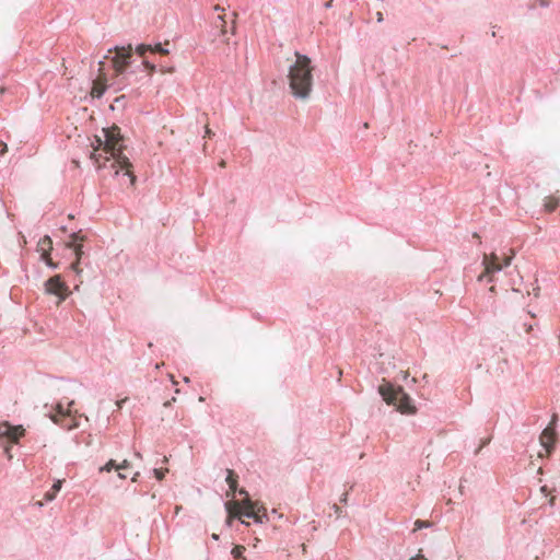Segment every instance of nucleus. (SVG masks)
<instances>
[{
    "mask_svg": "<svg viewBox=\"0 0 560 560\" xmlns=\"http://www.w3.org/2000/svg\"><path fill=\"white\" fill-rule=\"evenodd\" d=\"M166 45H168V43L165 45H162L161 43H155L153 45L139 44L133 49L132 45L129 44L127 47L115 46L109 48L108 54L115 51V55L110 57V61L115 70V78L110 85L115 86V91L122 90L126 86L124 80L128 79L137 71H148L149 74L153 73L156 70V66L145 58V54L151 52L162 56L168 55L170 49L165 47ZM105 58H109V56L106 55Z\"/></svg>",
    "mask_w": 560,
    "mask_h": 560,
    "instance_id": "nucleus-1",
    "label": "nucleus"
},
{
    "mask_svg": "<svg viewBox=\"0 0 560 560\" xmlns=\"http://www.w3.org/2000/svg\"><path fill=\"white\" fill-rule=\"evenodd\" d=\"M102 132L104 135V140L97 136L95 137L97 142L96 149L103 147L106 152L112 153V155L116 158L119 167H117L116 162H113L109 165V168L113 172V176H119L120 170H125V172L121 174L124 184L133 185L136 177L129 172L131 163L129 162L128 158L120 156L122 150V137L120 135V129L116 126H113L110 128H104Z\"/></svg>",
    "mask_w": 560,
    "mask_h": 560,
    "instance_id": "nucleus-2",
    "label": "nucleus"
},
{
    "mask_svg": "<svg viewBox=\"0 0 560 560\" xmlns=\"http://www.w3.org/2000/svg\"><path fill=\"white\" fill-rule=\"evenodd\" d=\"M296 60L289 68V86L295 98L307 100L313 90L312 61L306 55L295 51Z\"/></svg>",
    "mask_w": 560,
    "mask_h": 560,
    "instance_id": "nucleus-3",
    "label": "nucleus"
},
{
    "mask_svg": "<svg viewBox=\"0 0 560 560\" xmlns=\"http://www.w3.org/2000/svg\"><path fill=\"white\" fill-rule=\"evenodd\" d=\"M380 394L388 405L396 407L398 411L406 415L416 412V406L402 387H396L393 384H386L380 387Z\"/></svg>",
    "mask_w": 560,
    "mask_h": 560,
    "instance_id": "nucleus-4",
    "label": "nucleus"
},
{
    "mask_svg": "<svg viewBox=\"0 0 560 560\" xmlns=\"http://www.w3.org/2000/svg\"><path fill=\"white\" fill-rule=\"evenodd\" d=\"M45 292L58 298V303L65 301L69 295V288L59 275L50 277L44 283Z\"/></svg>",
    "mask_w": 560,
    "mask_h": 560,
    "instance_id": "nucleus-5",
    "label": "nucleus"
},
{
    "mask_svg": "<svg viewBox=\"0 0 560 560\" xmlns=\"http://www.w3.org/2000/svg\"><path fill=\"white\" fill-rule=\"evenodd\" d=\"M238 493L241 495L245 497V500H244V503H243V505L245 508V511L241 515H243V516H245L247 518H254V521L256 523H262V518H267V515L264 514L262 516H260L258 514L259 509L257 508V503L249 499L248 492L245 489H240Z\"/></svg>",
    "mask_w": 560,
    "mask_h": 560,
    "instance_id": "nucleus-6",
    "label": "nucleus"
},
{
    "mask_svg": "<svg viewBox=\"0 0 560 560\" xmlns=\"http://www.w3.org/2000/svg\"><path fill=\"white\" fill-rule=\"evenodd\" d=\"M557 420V416L553 415L552 416V420L551 422L549 423L548 427H546L541 434H540V444L542 445V447L545 448V451L547 453H550L552 450H553V446H555V442H556V436H557V433H556V430H555V422Z\"/></svg>",
    "mask_w": 560,
    "mask_h": 560,
    "instance_id": "nucleus-7",
    "label": "nucleus"
},
{
    "mask_svg": "<svg viewBox=\"0 0 560 560\" xmlns=\"http://www.w3.org/2000/svg\"><path fill=\"white\" fill-rule=\"evenodd\" d=\"M70 237L71 242L68 244V246L72 248L75 254L77 262L72 264V268L77 270L78 264L83 255V246L80 244L82 237L77 233H72Z\"/></svg>",
    "mask_w": 560,
    "mask_h": 560,
    "instance_id": "nucleus-8",
    "label": "nucleus"
},
{
    "mask_svg": "<svg viewBox=\"0 0 560 560\" xmlns=\"http://www.w3.org/2000/svg\"><path fill=\"white\" fill-rule=\"evenodd\" d=\"M24 432L25 430L22 428V425L13 427L9 423H5L2 434H5L10 441L18 442L19 439L23 436Z\"/></svg>",
    "mask_w": 560,
    "mask_h": 560,
    "instance_id": "nucleus-9",
    "label": "nucleus"
},
{
    "mask_svg": "<svg viewBox=\"0 0 560 560\" xmlns=\"http://www.w3.org/2000/svg\"><path fill=\"white\" fill-rule=\"evenodd\" d=\"M483 264L486 265V272L487 273H494L502 270L503 266L499 264V257L494 254L491 255V259L488 260V258H485Z\"/></svg>",
    "mask_w": 560,
    "mask_h": 560,
    "instance_id": "nucleus-10",
    "label": "nucleus"
},
{
    "mask_svg": "<svg viewBox=\"0 0 560 560\" xmlns=\"http://www.w3.org/2000/svg\"><path fill=\"white\" fill-rule=\"evenodd\" d=\"M38 250L42 252L45 256H48V253L52 249V241L48 235L42 237L38 242Z\"/></svg>",
    "mask_w": 560,
    "mask_h": 560,
    "instance_id": "nucleus-11",
    "label": "nucleus"
},
{
    "mask_svg": "<svg viewBox=\"0 0 560 560\" xmlns=\"http://www.w3.org/2000/svg\"><path fill=\"white\" fill-rule=\"evenodd\" d=\"M225 481L231 491L235 492L237 489V475L232 469H226Z\"/></svg>",
    "mask_w": 560,
    "mask_h": 560,
    "instance_id": "nucleus-12",
    "label": "nucleus"
},
{
    "mask_svg": "<svg viewBox=\"0 0 560 560\" xmlns=\"http://www.w3.org/2000/svg\"><path fill=\"white\" fill-rule=\"evenodd\" d=\"M213 27L220 31L221 36H225L228 34L226 21L221 15L217 16Z\"/></svg>",
    "mask_w": 560,
    "mask_h": 560,
    "instance_id": "nucleus-13",
    "label": "nucleus"
},
{
    "mask_svg": "<svg viewBox=\"0 0 560 560\" xmlns=\"http://www.w3.org/2000/svg\"><path fill=\"white\" fill-rule=\"evenodd\" d=\"M245 550H246V549H245V547H243V546H235V547L232 549L231 553H232V556H233V558H234L235 560H244V559H245V558H244V552H245Z\"/></svg>",
    "mask_w": 560,
    "mask_h": 560,
    "instance_id": "nucleus-14",
    "label": "nucleus"
},
{
    "mask_svg": "<svg viewBox=\"0 0 560 560\" xmlns=\"http://www.w3.org/2000/svg\"><path fill=\"white\" fill-rule=\"evenodd\" d=\"M113 469L118 470V464L114 459H109L104 466L100 467V472L112 471Z\"/></svg>",
    "mask_w": 560,
    "mask_h": 560,
    "instance_id": "nucleus-15",
    "label": "nucleus"
},
{
    "mask_svg": "<svg viewBox=\"0 0 560 560\" xmlns=\"http://www.w3.org/2000/svg\"><path fill=\"white\" fill-rule=\"evenodd\" d=\"M40 258H42L43 261H45L47 267H49L50 269L55 270V269L59 268V264L58 262H54L51 259L48 258V256H45L44 254H40Z\"/></svg>",
    "mask_w": 560,
    "mask_h": 560,
    "instance_id": "nucleus-16",
    "label": "nucleus"
},
{
    "mask_svg": "<svg viewBox=\"0 0 560 560\" xmlns=\"http://www.w3.org/2000/svg\"><path fill=\"white\" fill-rule=\"evenodd\" d=\"M105 91H106V88H102V86H98L97 84H94V86L92 89V95L97 98H101Z\"/></svg>",
    "mask_w": 560,
    "mask_h": 560,
    "instance_id": "nucleus-17",
    "label": "nucleus"
},
{
    "mask_svg": "<svg viewBox=\"0 0 560 560\" xmlns=\"http://www.w3.org/2000/svg\"><path fill=\"white\" fill-rule=\"evenodd\" d=\"M557 206H558L557 202H553L550 199H546L545 203H544V207H545L546 211H548V212L555 211Z\"/></svg>",
    "mask_w": 560,
    "mask_h": 560,
    "instance_id": "nucleus-18",
    "label": "nucleus"
},
{
    "mask_svg": "<svg viewBox=\"0 0 560 560\" xmlns=\"http://www.w3.org/2000/svg\"><path fill=\"white\" fill-rule=\"evenodd\" d=\"M415 526H416V529H421V528L431 527L432 523H430L428 521L418 520V521H416Z\"/></svg>",
    "mask_w": 560,
    "mask_h": 560,
    "instance_id": "nucleus-19",
    "label": "nucleus"
},
{
    "mask_svg": "<svg viewBox=\"0 0 560 560\" xmlns=\"http://www.w3.org/2000/svg\"><path fill=\"white\" fill-rule=\"evenodd\" d=\"M62 488V480L57 479L51 486V491H54L56 494L61 490Z\"/></svg>",
    "mask_w": 560,
    "mask_h": 560,
    "instance_id": "nucleus-20",
    "label": "nucleus"
},
{
    "mask_svg": "<svg viewBox=\"0 0 560 560\" xmlns=\"http://www.w3.org/2000/svg\"><path fill=\"white\" fill-rule=\"evenodd\" d=\"M153 474H154V477L158 479V480H162L165 476V472L166 470H163V469H158V468H154L153 470Z\"/></svg>",
    "mask_w": 560,
    "mask_h": 560,
    "instance_id": "nucleus-21",
    "label": "nucleus"
},
{
    "mask_svg": "<svg viewBox=\"0 0 560 560\" xmlns=\"http://www.w3.org/2000/svg\"><path fill=\"white\" fill-rule=\"evenodd\" d=\"M56 493L54 491H51V489H49L45 495H44V499L47 501V502H50L52 501L55 498H56Z\"/></svg>",
    "mask_w": 560,
    "mask_h": 560,
    "instance_id": "nucleus-22",
    "label": "nucleus"
},
{
    "mask_svg": "<svg viewBox=\"0 0 560 560\" xmlns=\"http://www.w3.org/2000/svg\"><path fill=\"white\" fill-rule=\"evenodd\" d=\"M332 510L336 513L337 517H341L342 516V510H341V508L338 504H334L332 505Z\"/></svg>",
    "mask_w": 560,
    "mask_h": 560,
    "instance_id": "nucleus-23",
    "label": "nucleus"
},
{
    "mask_svg": "<svg viewBox=\"0 0 560 560\" xmlns=\"http://www.w3.org/2000/svg\"><path fill=\"white\" fill-rule=\"evenodd\" d=\"M130 467V463L127 459H124L121 464L118 465V470L127 469Z\"/></svg>",
    "mask_w": 560,
    "mask_h": 560,
    "instance_id": "nucleus-24",
    "label": "nucleus"
},
{
    "mask_svg": "<svg viewBox=\"0 0 560 560\" xmlns=\"http://www.w3.org/2000/svg\"><path fill=\"white\" fill-rule=\"evenodd\" d=\"M490 442V439H486L482 441L481 445L475 451V454H478L481 450V447H483L485 445L489 444Z\"/></svg>",
    "mask_w": 560,
    "mask_h": 560,
    "instance_id": "nucleus-25",
    "label": "nucleus"
},
{
    "mask_svg": "<svg viewBox=\"0 0 560 560\" xmlns=\"http://www.w3.org/2000/svg\"><path fill=\"white\" fill-rule=\"evenodd\" d=\"M340 503L347 504L348 503V492H345L340 498Z\"/></svg>",
    "mask_w": 560,
    "mask_h": 560,
    "instance_id": "nucleus-26",
    "label": "nucleus"
},
{
    "mask_svg": "<svg viewBox=\"0 0 560 560\" xmlns=\"http://www.w3.org/2000/svg\"><path fill=\"white\" fill-rule=\"evenodd\" d=\"M376 21H377L378 23H382V22L384 21L383 13H382V12H380V11L376 13Z\"/></svg>",
    "mask_w": 560,
    "mask_h": 560,
    "instance_id": "nucleus-27",
    "label": "nucleus"
},
{
    "mask_svg": "<svg viewBox=\"0 0 560 560\" xmlns=\"http://www.w3.org/2000/svg\"><path fill=\"white\" fill-rule=\"evenodd\" d=\"M100 156H101V155H96L95 153H92V154H91V159H92V160H94V162H95V163H97V164H98V158H100Z\"/></svg>",
    "mask_w": 560,
    "mask_h": 560,
    "instance_id": "nucleus-28",
    "label": "nucleus"
},
{
    "mask_svg": "<svg viewBox=\"0 0 560 560\" xmlns=\"http://www.w3.org/2000/svg\"><path fill=\"white\" fill-rule=\"evenodd\" d=\"M324 7H325L326 9L331 8V7H332V0H329V1L325 2Z\"/></svg>",
    "mask_w": 560,
    "mask_h": 560,
    "instance_id": "nucleus-29",
    "label": "nucleus"
},
{
    "mask_svg": "<svg viewBox=\"0 0 560 560\" xmlns=\"http://www.w3.org/2000/svg\"><path fill=\"white\" fill-rule=\"evenodd\" d=\"M232 522H233V517L229 516V517L226 518V525H228V526H231V525H232Z\"/></svg>",
    "mask_w": 560,
    "mask_h": 560,
    "instance_id": "nucleus-30",
    "label": "nucleus"
},
{
    "mask_svg": "<svg viewBox=\"0 0 560 560\" xmlns=\"http://www.w3.org/2000/svg\"><path fill=\"white\" fill-rule=\"evenodd\" d=\"M512 257L505 259L504 266H509L511 264Z\"/></svg>",
    "mask_w": 560,
    "mask_h": 560,
    "instance_id": "nucleus-31",
    "label": "nucleus"
},
{
    "mask_svg": "<svg viewBox=\"0 0 560 560\" xmlns=\"http://www.w3.org/2000/svg\"><path fill=\"white\" fill-rule=\"evenodd\" d=\"M139 475H140L139 472H136L131 480L133 482H136L138 480Z\"/></svg>",
    "mask_w": 560,
    "mask_h": 560,
    "instance_id": "nucleus-32",
    "label": "nucleus"
},
{
    "mask_svg": "<svg viewBox=\"0 0 560 560\" xmlns=\"http://www.w3.org/2000/svg\"><path fill=\"white\" fill-rule=\"evenodd\" d=\"M540 5H541V7H548V2H547V1H545V0H541V1H540Z\"/></svg>",
    "mask_w": 560,
    "mask_h": 560,
    "instance_id": "nucleus-33",
    "label": "nucleus"
},
{
    "mask_svg": "<svg viewBox=\"0 0 560 560\" xmlns=\"http://www.w3.org/2000/svg\"><path fill=\"white\" fill-rule=\"evenodd\" d=\"M118 478H119V479H125V478H126V476H125L124 474H121V472H118Z\"/></svg>",
    "mask_w": 560,
    "mask_h": 560,
    "instance_id": "nucleus-34",
    "label": "nucleus"
},
{
    "mask_svg": "<svg viewBox=\"0 0 560 560\" xmlns=\"http://www.w3.org/2000/svg\"><path fill=\"white\" fill-rule=\"evenodd\" d=\"M212 539L218 540L219 539V535L212 534Z\"/></svg>",
    "mask_w": 560,
    "mask_h": 560,
    "instance_id": "nucleus-35",
    "label": "nucleus"
},
{
    "mask_svg": "<svg viewBox=\"0 0 560 560\" xmlns=\"http://www.w3.org/2000/svg\"><path fill=\"white\" fill-rule=\"evenodd\" d=\"M234 32H235V25L233 24L231 27V33L234 34Z\"/></svg>",
    "mask_w": 560,
    "mask_h": 560,
    "instance_id": "nucleus-36",
    "label": "nucleus"
},
{
    "mask_svg": "<svg viewBox=\"0 0 560 560\" xmlns=\"http://www.w3.org/2000/svg\"><path fill=\"white\" fill-rule=\"evenodd\" d=\"M105 167H107L105 163L103 165L98 164V168H105Z\"/></svg>",
    "mask_w": 560,
    "mask_h": 560,
    "instance_id": "nucleus-37",
    "label": "nucleus"
},
{
    "mask_svg": "<svg viewBox=\"0 0 560 560\" xmlns=\"http://www.w3.org/2000/svg\"><path fill=\"white\" fill-rule=\"evenodd\" d=\"M7 150V144H3L1 153H3Z\"/></svg>",
    "mask_w": 560,
    "mask_h": 560,
    "instance_id": "nucleus-38",
    "label": "nucleus"
},
{
    "mask_svg": "<svg viewBox=\"0 0 560 560\" xmlns=\"http://www.w3.org/2000/svg\"><path fill=\"white\" fill-rule=\"evenodd\" d=\"M241 523H242L243 525H245V526H248V525H249V523H247V522H245V521H242Z\"/></svg>",
    "mask_w": 560,
    "mask_h": 560,
    "instance_id": "nucleus-39",
    "label": "nucleus"
},
{
    "mask_svg": "<svg viewBox=\"0 0 560 560\" xmlns=\"http://www.w3.org/2000/svg\"><path fill=\"white\" fill-rule=\"evenodd\" d=\"M36 504H37L38 506H43V502H42V501L36 502Z\"/></svg>",
    "mask_w": 560,
    "mask_h": 560,
    "instance_id": "nucleus-40",
    "label": "nucleus"
},
{
    "mask_svg": "<svg viewBox=\"0 0 560 560\" xmlns=\"http://www.w3.org/2000/svg\"><path fill=\"white\" fill-rule=\"evenodd\" d=\"M478 279L481 281L483 279V275H480Z\"/></svg>",
    "mask_w": 560,
    "mask_h": 560,
    "instance_id": "nucleus-41",
    "label": "nucleus"
},
{
    "mask_svg": "<svg viewBox=\"0 0 560 560\" xmlns=\"http://www.w3.org/2000/svg\"><path fill=\"white\" fill-rule=\"evenodd\" d=\"M532 329H533V327H532V325H529V326L527 327V331H529V330H532Z\"/></svg>",
    "mask_w": 560,
    "mask_h": 560,
    "instance_id": "nucleus-42",
    "label": "nucleus"
},
{
    "mask_svg": "<svg viewBox=\"0 0 560 560\" xmlns=\"http://www.w3.org/2000/svg\"><path fill=\"white\" fill-rule=\"evenodd\" d=\"M225 508H226V510L229 511V509H230V504H229V503H225Z\"/></svg>",
    "mask_w": 560,
    "mask_h": 560,
    "instance_id": "nucleus-43",
    "label": "nucleus"
},
{
    "mask_svg": "<svg viewBox=\"0 0 560 560\" xmlns=\"http://www.w3.org/2000/svg\"><path fill=\"white\" fill-rule=\"evenodd\" d=\"M409 560H421V559H419V558H410Z\"/></svg>",
    "mask_w": 560,
    "mask_h": 560,
    "instance_id": "nucleus-44",
    "label": "nucleus"
}]
</instances>
